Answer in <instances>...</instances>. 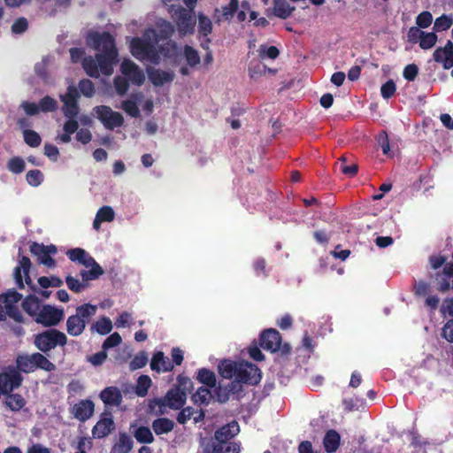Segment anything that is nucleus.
Segmentation results:
<instances>
[{
	"mask_svg": "<svg viewBox=\"0 0 453 453\" xmlns=\"http://www.w3.org/2000/svg\"><path fill=\"white\" fill-rule=\"evenodd\" d=\"M88 42L98 51L95 57H84L83 49L71 48L72 62L78 63L81 59L82 68L89 77L99 78L101 73L111 75L113 66L119 62L114 37L109 32H92L88 36Z\"/></svg>",
	"mask_w": 453,
	"mask_h": 453,
	"instance_id": "1",
	"label": "nucleus"
},
{
	"mask_svg": "<svg viewBox=\"0 0 453 453\" xmlns=\"http://www.w3.org/2000/svg\"><path fill=\"white\" fill-rule=\"evenodd\" d=\"M97 306L91 303L79 305L75 309V314L68 317L66 320V332L71 336H80L83 334L87 324L96 315Z\"/></svg>",
	"mask_w": 453,
	"mask_h": 453,
	"instance_id": "2",
	"label": "nucleus"
},
{
	"mask_svg": "<svg viewBox=\"0 0 453 453\" xmlns=\"http://www.w3.org/2000/svg\"><path fill=\"white\" fill-rule=\"evenodd\" d=\"M16 367L19 372L30 373L36 369L53 372L56 365L40 352L33 354H21L16 357Z\"/></svg>",
	"mask_w": 453,
	"mask_h": 453,
	"instance_id": "3",
	"label": "nucleus"
},
{
	"mask_svg": "<svg viewBox=\"0 0 453 453\" xmlns=\"http://www.w3.org/2000/svg\"><path fill=\"white\" fill-rule=\"evenodd\" d=\"M66 335L55 328H50L35 335L34 344L38 350L48 353L57 346H65Z\"/></svg>",
	"mask_w": 453,
	"mask_h": 453,
	"instance_id": "4",
	"label": "nucleus"
},
{
	"mask_svg": "<svg viewBox=\"0 0 453 453\" xmlns=\"http://www.w3.org/2000/svg\"><path fill=\"white\" fill-rule=\"evenodd\" d=\"M130 52L138 60H148L154 65L160 63L161 58L156 46L150 41L133 37L130 42Z\"/></svg>",
	"mask_w": 453,
	"mask_h": 453,
	"instance_id": "5",
	"label": "nucleus"
},
{
	"mask_svg": "<svg viewBox=\"0 0 453 453\" xmlns=\"http://www.w3.org/2000/svg\"><path fill=\"white\" fill-rule=\"evenodd\" d=\"M281 342L280 334L274 328L265 329L259 335V346L265 350H269L272 353L280 351L283 356L289 355L291 352L289 343L282 344Z\"/></svg>",
	"mask_w": 453,
	"mask_h": 453,
	"instance_id": "6",
	"label": "nucleus"
},
{
	"mask_svg": "<svg viewBox=\"0 0 453 453\" xmlns=\"http://www.w3.org/2000/svg\"><path fill=\"white\" fill-rule=\"evenodd\" d=\"M172 18L176 25L180 36L193 35L196 24V19L192 9L188 10L179 6L173 11Z\"/></svg>",
	"mask_w": 453,
	"mask_h": 453,
	"instance_id": "7",
	"label": "nucleus"
},
{
	"mask_svg": "<svg viewBox=\"0 0 453 453\" xmlns=\"http://www.w3.org/2000/svg\"><path fill=\"white\" fill-rule=\"evenodd\" d=\"M30 253L37 258V262L49 268L56 266V261L51 257L58 253V248L54 244L44 245L33 242L29 247Z\"/></svg>",
	"mask_w": 453,
	"mask_h": 453,
	"instance_id": "8",
	"label": "nucleus"
},
{
	"mask_svg": "<svg viewBox=\"0 0 453 453\" xmlns=\"http://www.w3.org/2000/svg\"><path fill=\"white\" fill-rule=\"evenodd\" d=\"M96 118L103 123L105 128L113 130L115 127H121L124 123V118L121 113L113 111L107 105H99L94 108Z\"/></svg>",
	"mask_w": 453,
	"mask_h": 453,
	"instance_id": "9",
	"label": "nucleus"
},
{
	"mask_svg": "<svg viewBox=\"0 0 453 453\" xmlns=\"http://www.w3.org/2000/svg\"><path fill=\"white\" fill-rule=\"evenodd\" d=\"M235 378L243 384L257 385L262 378L260 369L249 362L238 363Z\"/></svg>",
	"mask_w": 453,
	"mask_h": 453,
	"instance_id": "10",
	"label": "nucleus"
},
{
	"mask_svg": "<svg viewBox=\"0 0 453 453\" xmlns=\"http://www.w3.org/2000/svg\"><path fill=\"white\" fill-rule=\"evenodd\" d=\"M23 377L20 372L12 367L0 372V392L2 395L12 392L20 387Z\"/></svg>",
	"mask_w": 453,
	"mask_h": 453,
	"instance_id": "11",
	"label": "nucleus"
},
{
	"mask_svg": "<svg viewBox=\"0 0 453 453\" xmlns=\"http://www.w3.org/2000/svg\"><path fill=\"white\" fill-rule=\"evenodd\" d=\"M63 318V310L46 304L41 308L35 320L36 323L42 324L44 326H57Z\"/></svg>",
	"mask_w": 453,
	"mask_h": 453,
	"instance_id": "12",
	"label": "nucleus"
},
{
	"mask_svg": "<svg viewBox=\"0 0 453 453\" xmlns=\"http://www.w3.org/2000/svg\"><path fill=\"white\" fill-rule=\"evenodd\" d=\"M187 401V395L180 388H172L165 394L164 398L155 399L159 406H168L172 410L181 409Z\"/></svg>",
	"mask_w": 453,
	"mask_h": 453,
	"instance_id": "13",
	"label": "nucleus"
},
{
	"mask_svg": "<svg viewBox=\"0 0 453 453\" xmlns=\"http://www.w3.org/2000/svg\"><path fill=\"white\" fill-rule=\"evenodd\" d=\"M433 58L436 63L442 64L444 69H450L453 67V42L449 40L444 47L437 48L433 54ZM453 77V68L451 71Z\"/></svg>",
	"mask_w": 453,
	"mask_h": 453,
	"instance_id": "14",
	"label": "nucleus"
},
{
	"mask_svg": "<svg viewBox=\"0 0 453 453\" xmlns=\"http://www.w3.org/2000/svg\"><path fill=\"white\" fill-rule=\"evenodd\" d=\"M115 429V424L111 412H104L101 418L96 422L92 429V434L95 438L102 439L106 437Z\"/></svg>",
	"mask_w": 453,
	"mask_h": 453,
	"instance_id": "15",
	"label": "nucleus"
},
{
	"mask_svg": "<svg viewBox=\"0 0 453 453\" xmlns=\"http://www.w3.org/2000/svg\"><path fill=\"white\" fill-rule=\"evenodd\" d=\"M21 252H22V249L19 248V256L20 257L19 261V265L14 268V273H13L16 283L19 288H24L23 277L21 274V271H23V273H24L26 283L27 285H30L32 282L31 278L29 276V271L31 268L30 258L27 256H21Z\"/></svg>",
	"mask_w": 453,
	"mask_h": 453,
	"instance_id": "16",
	"label": "nucleus"
},
{
	"mask_svg": "<svg viewBox=\"0 0 453 453\" xmlns=\"http://www.w3.org/2000/svg\"><path fill=\"white\" fill-rule=\"evenodd\" d=\"M240 431L239 425L236 421H232L226 425L222 426L214 434L216 442L214 444L225 445L231 441L230 440L234 437Z\"/></svg>",
	"mask_w": 453,
	"mask_h": 453,
	"instance_id": "17",
	"label": "nucleus"
},
{
	"mask_svg": "<svg viewBox=\"0 0 453 453\" xmlns=\"http://www.w3.org/2000/svg\"><path fill=\"white\" fill-rule=\"evenodd\" d=\"M99 397L105 407H119L123 402L122 393L120 389L115 386L104 388Z\"/></svg>",
	"mask_w": 453,
	"mask_h": 453,
	"instance_id": "18",
	"label": "nucleus"
},
{
	"mask_svg": "<svg viewBox=\"0 0 453 453\" xmlns=\"http://www.w3.org/2000/svg\"><path fill=\"white\" fill-rule=\"evenodd\" d=\"M95 411V404L90 399L81 400L73 406L72 413L74 418L81 422L89 419Z\"/></svg>",
	"mask_w": 453,
	"mask_h": 453,
	"instance_id": "19",
	"label": "nucleus"
},
{
	"mask_svg": "<svg viewBox=\"0 0 453 453\" xmlns=\"http://www.w3.org/2000/svg\"><path fill=\"white\" fill-rule=\"evenodd\" d=\"M147 74L149 80L155 87H161L165 83H171L175 78L173 71H164L154 67L148 68Z\"/></svg>",
	"mask_w": 453,
	"mask_h": 453,
	"instance_id": "20",
	"label": "nucleus"
},
{
	"mask_svg": "<svg viewBox=\"0 0 453 453\" xmlns=\"http://www.w3.org/2000/svg\"><path fill=\"white\" fill-rule=\"evenodd\" d=\"M238 8L239 0H230L228 4L222 6L221 11H219V8H216L213 14L215 23L220 25L223 21L230 22Z\"/></svg>",
	"mask_w": 453,
	"mask_h": 453,
	"instance_id": "21",
	"label": "nucleus"
},
{
	"mask_svg": "<svg viewBox=\"0 0 453 453\" xmlns=\"http://www.w3.org/2000/svg\"><path fill=\"white\" fill-rule=\"evenodd\" d=\"M180 411L178 413L176 419L180 424H186L189 419L193 418L194 423H199L203 421L205 418V412L201 408L199 410H196L193 407L188 406L185 408L180 409Z\"/></svg>",
	"mask_w": 453,
	"mask_h": 453,
	"instance_id": "22",
	"label": "nucleus"
},
{
	"mask_svg": "<svg viewBox=\"0 0 453 453\" xmlns=\"http://www.w3.org/2000/svg\"><path fill=\"white\" fill-rule=\"evenodd\" d=\"M3 395V404L11 411L18 412L26 406L27 401L20 394L10 392Z\"/></svg>",
	"mask_w": 453,
	"mask_h": 453,
	"instance_id": "23",
	"label": "nucleus"
},
{
	"mask_svg": "<svg viewBox=\"0 0 453 453\" xmlns=\"http://www.w3.org/2000/svg\"><path fill=\"white\" fill-rule=\"evenodd\" d=\"M150 368L152 371H156L157 372H170L173 368V363L165 357L162 351H157L153 354V357L150 361Z\"/></svg>",
	"mask_w": 453,
	"mask_h": 453,
	"instance_id": "24",
	"label": "nucleus"
},
{
	"mask_svg": "<svg viewBox=\"0 0 453 453\" xmlns=\"http://www.w3.org/2000/svg\"><path fill=\"white\" fill-rule=\"evenodd\" d=\"M296 7L290 5L287 0H273V13L277 18L287 19L295 12Z\"/></svg>",
	"mask_w": 453,
	"mask_h": 453,
	"instance_id": "25",
	"label": "nucleus"
},
{
	"mask_svg": "<svg viewBox=\"0 0 453 453\" xmlns=\"http://www.w3.org/2000/svg\"><path fill=\"white\" fill-rule=\"evenodd\" d=\"M341 442V436L339 433L334 429L328 430L323 439V445L325 448V450L327 453H334L335 452Z\"/></svg>",
	"mask_w": 453,
	"mask_h": 453,
	"instance_id": "26",
	"label": "nucleus"
},
{
	"mask_svg": "<svg viewBox=\"0 0 453 453\" xmlns=\"http://www.w3.org/2000/svg\"><path fill=\"white\" fill-rule=\"evenodd\" d=\"M175 423L168 418H157L152 421L151 427L157 435L168 434L173 430Z\"/></svg>",
	"mask_w": 453,
	"mask_h": 453,
	"instance_id": "27",
	"label": "nucleus"
},
{
	"mask_svg": "<svg viewBox=\"0 0 453 453\" xmlns=\"http://www.w3.org/2000/svg\"><path fill=\"white\" fill-rule=\"evenodd\" d=\"M212 394L211 388L208 387H200L192 395L191 400L194 404L197 406H207L211 403L212 399Z\"/></svg>",
	"mask_w": 453,
	"mask_h": 453,
	"instance_id": "28",
	"label": "nucleus"
},
{
	"mask_svg": "<svg viewBox=\"0 0 453 453\" xmlns=\"http://www.w3.org/2000/svg\"><path fill=\"white\" fill-rule=\"evenodd\" d=\"M238 363L231 360H223L218 365L219 373L225 379L235 378Z\"/></svg>",
	"mask_w": 453,
	"mask_h": 453,
	"instance_id": "29",
	"label": "nucleus"
},
{
	"mask_svg": "<svg viewBox=\"0 0 453 453\" xmlns=\"http://www.w3.org/2000/svg\"><path fill=\"white\" fill-rule=\"evenodd\" d=\"M23 310L30 316L36 318L41 310V303L35 296H27L22 302Z\"/></svg>",
	"mask_w": 453,
	"mask_h": 453,
	"instance_id": "30",
	"label": "nucleus"
},
{
	"mask_svg": "<svg viewBox=\"0 0 453 453\" xmlns=\"http://www.w3.org/2000/svg\"><path fill=\"white\" fill-rule=\"evenodd\" d=\"M196 380L210 388H215L217 384L215 373L207 368H201L197 371Z\"/></svg>",
	"mask_w": 453,
	"mask_h": 453,
	"instance_id": "31",
	"label": "nucleus"
},
{
	"mask_svg": "<svg viewBox=\"0 0 453 453\" xmlns=\"http://www.w3.org/2000/svg\"><path fill=\"white\" fill-rule=\"evenodd\" d=\"M134 446L132 438L126 433H120L119 441L113 446L115 453H129Z\"/></svg>",
	"mask_w": 453,
	"mask_h": 453,
	"instance_id": "32",
	"label": "nucleus"
},
{
	"mask_svg": "<svg viewBox=\"0 0 453 453\" xmlns=\"http://www.w3.org/2000/svg\"><path fill=\"white\" fill-rule=\"evenodd\" d=\"M112 329L111 320L107 317H102L90 326L91 332H96L99 334H108Z\"/></svg>",
	"mask_w": 453,
	"mask_h": 453,
	"instance_id": "33",
	"label": "nucleus"
},
{
	"mask_svg": "<svg viewBox=\"0 0 453 453\" xmlns=\"http://www.w3.org/2000/svg\"><path fill=\"white\" fill-rule=\"evenodd\" d=\"M183 55L187 61V65L189 67L194 68V67L197 66L201 62V58H200L198 51L190 45L187 44L184 46Z\"/></svg>",
	"mask_w": 453,
	"mask_h": 453,
	"instance_id": "34",
	"label": "nucleus"
},
{
	"mask_svg": "<svg viewBox=\"0 0 453 453\" xmlns=\"http://www.w3.org/2000/svg\"><path fill=\"white\" fill-rule=\"evenodd\" d=\"M134 436L140 443L150 444L155 439L151 430L148 426H141L134 433Z\"/></svg>",
	"mask_w": 453,
	"mask_h": 453,
	"instance_id": "35",
	"label": "nucleus"
},
{
	"mask_svg": "<svg viewBox=\"0 0 453 453\" xmlns=\"http://www.w3.org/2000/svg\"><path fill=\"white\" fill-rule=\"evenodd\" d=\"M158 37L162 40L170 39L175 32L174 26L165 19H162L157 23Z\"/></svg>",
	"mask_w": 453,
	"mask_h": 453,
	"instance_id": "36",
	"label": "nucleus"
},
{
	"mask_svg": "<svg viewBox=\"0 0 453 453\" xmlns=\"http://www.w3.org/2000/svg\"><path fill=\"white\" fill-rule=\"evenodd\" d=\"M212 32L211 20L203 13L198 14V33L200 36L207 37Z\"/></svg>",
	"mask_w": 453,
	"mask_h": 453,
	"instance_id": "37",
	"label": "nucleus"
},
{
	"mask_svg": "<svg viewBox=\"0 0 453 453\" xmlns=\"http://www.w3.org/2000/svg\"><path fill=\"white\" fill-rule=\"evenodd\" d=\"M266 72V66L257 60H252L249 64L248 73L252 80H257L263 76Z\"/></svg>",
	"mask_w": 453,
	"mask_h": 453,
	"instance_id": "38",
	"label": "nucleus"
},
{
	"mask_svg": "<svg viewBox=\"0 0 453 453\" xmlns=\"http://www.w3.org/2000/svg\"><path fill=\"white\" fill-rule=\"evenodd\" d=\"M103 274V268L100 265H96V266H93V268H90V270H82L81 272V281L82 283H88V281L96 280Z\"/></svg>",
	"mask_w": 453,
	"mask_h": 453,
	"instance_id": "39",
	"label": "nucleus"
},
{
	"mask_svg": "<svg viewBox=\"0 0 453 453\" xmlns=\"http://www.w3.org/2000/svg\"><path fill=\"white\" fill-rule=\"evenodd\" d=\"M151 386V379L148 375H141L137 380L135 393L138 396L144 397L147 395L149 388Z\"/></svg>",
	"mask_w": 453,
	"mask_h": 453,
	"instance_id": "40",
	"label": "nucleus"
},
{
	"mask_svg": "<svg viewBox=\"0 0 453 453\" xmlns=\"http://www.w3.org/2000/svg\"><path fill=\"white\" fill-rule=\"evenodd\" d=\"M241 444L235 441H229L225 445L213 444L214 453H240Z\"/></svg>",
	"mask_w": 453,
	"mask_h": 453,
	"instance_id": "41",
	"label": "nucleus"
},
{
	"mask_svg": "<svg viewBox=\"0 0 453 453\" xmlns=\"http://www.w3.org/2000/svg\"><path fill=\"white\" fill-rule=\"evenodd\" d=\"M39 106L42 112H53L58 108L57 100L50 96H43L39 102Z\"/></svg>",
	"mask_w": 453,
	"mask_h": 453,
	"instance_id": "42",
	"label": "nucleus"
},
{
	"mask_svg": "<svg viewBox=\"0 0 453 453\" xmlns=\"http://www.w3.org/2000/svg\"><path fill=\"white\" fill-rule=\"evenodd\" d=\"M258 56L261 59L265 58H268L270 59H276L280 55V50L275 46H267L265 44H261L258 49Z\"/></svg>",
	"mask_w": 453,
	"mask_h": 453,
	"instance_id": "43",
	"label": "nucleus"
},
{
	"mask_svg": "<svg viewBox=\"0 0 453 453\" xmlns=\"http://www.w3.org/2000/svg\"><path fill=\"white\" fill-rule=\"evenodd\" d=\"M23 138L26 144L32 148H37L42 142L40 134L34 130H25Z\"/></svg>",
	"mask_w": 453,
	"mask_h": 453,
	"instance_id": "44",
	"label": "nucleus"
},
{
	"mask_svg": "<svg viewBox=\"0 0 453 453\" xmlns=\"http://www.w3.org/2000/svg\"><path fill=\"white\" fill-rule=\"evenodd\" d=\"M113 84L116 93L120 96H125L129 88V81L123 76H116L113 80Z\"/></svg>",
	"mask_w": 453,
	"mask_h": 453,
	"instance_id": "45",
	"label": "nucleus"
},
{
	"mask_svg": "<svg viewBox=\"0 0 453 453\" xmlns=\"http://www.w3.org/2000/svg\"><path fill=\"white\" fill-rule=\"evenodd\" d=\"M65 282L68 288L74 293H81L88 287V283H82V281L71 275L65 278Z\"/></svg>",
	"mask_w": 453,
	"mask_h": 453,
	"instance_id": "46",
	"label": "nucleus"
},
{
	"mask_svg": "<svg viewBox=\"0 0 453 453\" xmlns=\"http://www.w3.org/2000/svg\"><path fill=\"white\" fill-rule=\"evenodd\" d=\"M453 23V19L445 14L438 17L434 25V29L437 32L448 30Z\"/></svg>",
	"mask_w": 453,
	"mask_h": 453,
	"instance_id": "47",
	"label": "nucleus"
},
{
	"mask_svg": "<svg viewBox=\"0 0 453 453\" xmlns=\"http://www.w3.org/2000/svg\"><path fill=\"white\" fill-rule=\"evenodd\" d=\"M174 388H180L187 395V393H191L194 389V384L188 377L180 374L177 377V385Z\"/></svg>",
	"mask_w": 453,
	"mask_h": 453,
	"instance_id": "48",
	"label": "nucleus"
},
{
	"mask_svg": "<svg viewBox=\"0 0 453 453\" xmlns=\"http://www.w3.org/2000/svg\"><path fill=\"white\" fill-rule=\"evenodd\" d=\"M78 87L81 93L86 97H92L95 95V85L88 79L81 80Z\"/></svg>",
	"mask_w": 453,
	"mask_h": 453,
	"instance_id": "49",
	"label": "nucleus"
},
{
	"mask_svg": "<svg viewBox=\"0 0 453 453\" xmlns=\"http://www.w3.org/2000/svg\"><path fill=\"white\" fill-rule=\"evenodd\" d=\"M79 97L78 88L73 85H70L67 87L66 93L60 96V100L62 103H78Z\"/></svg>",
	"mask_w": 453,
	"mask_h": 453,
	"instance_id": "50",
	"label": "nucleus"
},
{
	"mask_svg": "<svg viewBox=\"0 0 453 453\" xmlns=\"http://www.w3.org/2000/svg\"><path fill=\"white\" fill-rule=\"evenodd\" d=\"M148 363V355L145 351H140L130 362V369L137 370L144 367Z\"/></svg>",
	"mask_w": 453,
	"mask_h": 453,
	"instance_id": "51",
	"label": "nucleus"
},
{
	"mask_svg": "<svg viewBox=\"0 0 453 453\" xmlns=\"http://www.w3.org/2000/svg\"><path fill=\"white\" fill-rule=\"evenodd\" d=\"M437 42V35L435 33H426L422 35V38L419 42V47L423 50H428L433 48Z\"/></svg>",
	"mask_w": 453,
	"mask_h": 453,
	"instance_id": "52",
	"label": "nucleus"
},
{
	"mask_svg": "<svg viewBox=\"0 0 453 453\" xmlns=\"http://www.w3.org/2000/svg\"><path fill=\"white\" fill-rule=\"evenodd\" d=\"M8 169L16 174L21 173L25 170V162L21 157H14L8 161Z\"/></svg>",
	"mask_w": 453,
	"mask_h": 453,
	"instance_id": "53",
	"label": "nucleus"
},
{
	"mask_svg": "<svg viewBox=\"0 0 453 453\" xmlns=\"http://www.w3.org/2000/svg\"><path fill=\"white\" fill-rule=\"evenodd\" d=\"M26 179L29 185L37 187L43 181V174L40 170H30L27 173Z\"/></svg>",
	"mask_w": 453,
	"mask_h": 453,
	"instance_id": "54",
	"label": "nucleus"
},
{
	"mask_svg": "<svg viewBox=\"0 0 453 453\" xmlns=\"http://www.w3.org/2000/svg\"><path fill=\"white\" fill-rule=\"evenodd\" d=\"M122 110L133 118H137L140 115V110L137 104L133 100H125L121 104Z\"/></svg>",
	"mask_w": 453,
	"mask_h": 453,
	"instance_id": "55",
	"label": "nucleus"
},
{
	"mask_svg": "<svg viewBox=\"0 0 453 453\" xmlns=\"http://www.w3.org/2000/svg\"><path fill=\"white\" fill-rule=\"evenodd\" d=\"M78 103H63L62 111L67 119H75L79 114Z\"/></svg>",
	"mask_w": 453,
	"mask_h": 453,
	"instance_id": "56",
	"label": "nucleus"
},
{
	"mask_svg": "<svg viewBox=\"0 0 453 453\" xmlns=\"http://www.w3.org/2000/svg\"><path fill=\"white\" fill-rule=\"evenodd\" d=\"M340 171L345 174V175H348L349 177H354L357 175V172H358V166L357 164H352L350 165H347L345 164L346 162V157L345 156H342L341 158H340Z\"/></svg>",
	"mask_w": 453,
	"mask_h": 453,
	"instance_id": "57",
	"label": "nucleus"
},
{
	"mask_svg": "<svg viewBox=\"0 0 453 453\" xmlns=\"http://www.w3.org/2000/svg\"><path fill=\"white\" fill-rule=\"evenodd\" d=\"M96 216H97L101 221L111 222L115 218V212L111 206L104 205L97 211Z\"/></svg>",
	"mask_w": 453,
	"mask_h": 453,
	"instance_id": "58",
	"label": "nucleus"
},
{
	"mask_svg": "<svg viewBox=\"0 0 453 453\" xmlns=\"http://www.w3.org/2000/svg\"><path fill=\"white\" fill-rule=\"evenodd\" d=\"M177 43L173 41H168L158 48V54H162L165 58H171L177 50Z\"/></svg>",
	"mask_w": 453,
	"mask_h": 453,
	"instance_id": "59",
	"label": "nucleus"
},
{
	"mask_svg": "<svg viewBox=\"0 0 453 453\" xmlns=\"http://www.w3.org/2000/svg\"><path fill=\"white\" fill-rule=\"evenodd\" d=\"M396 91V86L393 80H388L380 88V94L384 99L391 98Z\"/></svg>",
	"mask_w": 453,
	"mask_h": 453,
	"instance_id": "60",
	"label": "nucleus"
},
{
	"mask_svg": "<svg viewBox=\"0 0 453 453\" xmlns=\"http://www.w3.org/2000/svg\"><path fill=\"white\" fill-rule=\"evenodd\" d=\"M122 342V338L119 333H113L109 335L103 342L102 348L104 350L114 348L119 345Z\"/></svg>",
	"mask_w": 453,
	"mask_h": 453,
	"instance_id": "61",
	"label": "nucleus"
},
{
	"mask_svg": "<svg viewBox=\"0 0 453 453\" xmlns=\"http://www.w3.org/2000/svg\"><path fill=\"white\" fill-rule=\"evenodd\" d=\"M28 28V21L26 18H18L12 25V32L15 35L23 34Z\"/></svg>",
	"mask_w": 453,
	"mask_h": 453,
	"instance_id": "62",
	"label": "nucleus"
},
{
	"mask_svg": "<svg viewBox=\"0 0 453 453\" xmlns=\"http://www.w3.org/2000/svg\"><path fill=\"white\" fill-rule=\"evenodd\" d=\"M5 316L8 315L11 319L16 322H22L23 316L17 305L5 304L4 305Z\"/></svg>",
	"mask_w": 453,
	"mask_h": 453,
	"instance_id": "63",
	"label": "nucleus"
},
{
	"mask_svg": "<svg viewBox=\"0 0 453 453\" xmlns=\"http://www.w3.org/2000/svg\"><path fill=\"white\" fill-rule=\"evenodd\" d=\"M441 336L449 342L453 343V319L448 320L442 329Z\"/></svg>",
	"mask_w": 453,
	"mask_h": 453,
	"instance_id": "64",
	"label": "nucleus"
}]
</instances>
